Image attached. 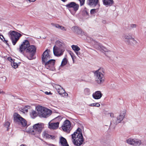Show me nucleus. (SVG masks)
Instances as JSON below:
<instances>
[{
	"instance_id": "1",
	"label": "nucleus",
	"mask_w": 146,
	"mask_h": 146,
	"mask_svg": "<svg viewBox=\"0 0 146 146\" xmlns=\"http://www.w3.org/2000/svg\"><path fill=\"white\" fill-rule=\"evenodd\" d=\"M71 135L72 141L74 145L80 146L82 144L84 139L82 129L78 127Z\"/></svg>"
},
{
	"instance_id": "2",
	"label": "nucleus",
	"mask_w": 146,
	"mask_h": 146,
	"mask_svg": "<svg viewBox=\"0 0 146 146\" xmlns=\"http://www.w3.org/2000/svg\"><path fill=\"white\" fill-rule=\"evenodd\" d=\"M95 81L98 84H101L105 80V77L104 69L100 68L96 71L94 73Z\"/></svg>"
},
{
	"instance_id": "3",
	"label": "nucleus",
	"mask_w": 146,
	"mask_h": 146,
	"mask_svg": "<svg viewBox=\"0 0 146 146\" xmlns=\"http://www.w3.org/2000/svg\"><path fill=\"white\" fill-rule=\"evenodd\" d=\"M65 45L64 43L59 41H57L53 48L54 55L58 57L62 56L65 50Z\"/></svg>"
},
{
	"instance_id": "4",
	"label": "nucleus",
	"mask_w": 146,
	"mask_h": 146,
	"mask_svg": "<svg viewBox=\"0 0 146 146\" xmlns=\"http://www.w3.org/2000/svg\"><path fill=\"white\" fill-rule=\"evenodd\" d=\"M43 128L44 125L43 124L38 123L35 124L33 126V128L28 130V132L35 137L38 138Z\"/></svg>"
},
{
	"instance_id": "5",
	"label": "nucleus",
	"mask_w": 146,
	"mask_h": 146,
	"mask_svg": "<svg viewBox=\"0 0 146 146\" xmlns=\"http://www.w3.org/2000/svg\"><path fill=\"white\" fill-rule=\"evenodd\" d=\"M36 109L38 111V114L40 117L47 118L52 113V111L51 110L40 106H37Z\"/></svg>"
},
{
	"instance_id": "6",
	"label": "nucleus",
	"mask_w": 146,
	"mask_h": 146,
	"mask_svg": "<svg viewBox=\"0 0 146 146\" xmlns=\"http://www.w3.org/2000/svg\"><path fill=\"white\" fill-rule=\"evenodd\" d=\"M9 37L13 44L15 45L22 36L20 33L15 31H11L9 33Z\"/></svg>"
},
{
	"instance_id": "7",
	"label": "nucleus",
	"mask_w": 146,
	"mask_h": 146,
	"mask_svg": "<svg viewBox=\"0 0 146 146\" xmlns=\"http://www.w3.org/2000/svg\"><path fill=\"white\" fill-rule=\"evenodd\" d=\"M13 120L14 122L21 124L23 127L27 125V122L25 119L17 113L13 114Z\"/></svg>"
},
{
	"instance_id": "8",
	"label": "nucleus",
	"mask_w": 146,
	"mask_h": 146,
	"mask_svg": "<svg viewBox=\"0 0 146 146\" xmlns=\"http://www.w3.org/2000/svg\"><path fill=\"white\" fill-rule=\"evenodd\" d=\"M66 6L69 9L71 13L74 15L78 9L79 5L75 2H72L68 3Z\"/></svg>"
},
{
	"instance_id": "9",
	"label": "nucleus",
	"mask_w": 146,
	"mask_h": 146,
	"mask_svg": "<svg viewBox=\"0 0 146 146\" xmlns=\"http://www.w3.org/2000/svg\"><path fill=\"white\" fill-rule=\"evenodd\" d=\"M36 46L33 45H29V46L27 48L26 50V51L30 54L29 57H28V59L30 60H31L33 59L32 58L36 52Z\"/></svg>"
},
{
	"instance_id": "10",
	"label": "nucleus",
	"mask_w": 146,
	"mask_h": 146,
	"mask_svg": "<svg viewBox=\"0 0 146 146\" xmlns=\"http://www.w3.org/2000/svg\"><path fill=\"white\" fill-rule=\"evenodd\" d=\"M126 142L129 144L134 146H139L142 145H146V143H142L141 140L137 139H129L126 140Z\"/></svg>"
},
{
	"instance_id": "11",
	"label": "nucleus",
	"mask_w": 146,
	"mask_h": 146,
	"mask_svg": "<svg viewBox=\"0 0 146 146\" xmlns=\"http://www.w3.org/2000/svg\"><path fill=\"white\" fill-rule=\"evenodd\" d=\"M55 60L50 59L48 61L42 63L44 65L45 67L48 69L50 70H53L54 69V64Z\"/></svg>"
},
{
	"instance_id": "12",
	"label": "nucleus",
	"mask_w": 146,
	"mask_h": 146,
	"mask_svg": "<svg viewBox=\"0 0 146 146\" xmlns=\"http://www.w3.org/2000/svg\"><path fill=\"white\" fill-rule=\"evenodd\" d=\"M62 128L64 132L69 133L72 129L70 121L68 120L64 121Z\"/></svg>"
},
{
	"instance_id": "13",
	"label": "nucleus",
	"mask_w": 146,
	"mask_h": 146,
	"mask_svg": "<svg viewBox=\"0 0 146 146\" xmlns=\"http://www.w3.org/2000/svg\"><path fill=\"white\" fill-rule=\"evenodd\" d=\"M125 112L123 111L117 117V120L116 119H114L111 122L110 125H112L113 124L117 125L120 123L124 118L125 115Z\"/></svg>"
},
{
	"instance_id": "14",
	"label": "nucleus",
	"mask_w": 146,
	"mask_h": 146,
	"mask_svg": "<svg viewBox=\"0 0 146 146\" xmlns=\"http://www.w3.org/2000/svg\"><path fill=\"white\" fill-rule=\"evenodd\" d=\"M50 50L47 49L45 50L42 56V63L48 61L50 58V56L49 54Z\"/></svg>"
},
{
	"instance_id": "15",
	"label": "nucleus",
	"mask_w": 146,
	"mask_h": 146,
	"mask_svg": "<svg viewBox=\"0 0 146 146\" xmlns=\"http://www.w3.org/2000/svg\"><path fill=\"white\" fill-rule=\"evenodd\" d=\"M30 44L29 41L27 40H25L22 44L21 45L19 48V51L22 53L23 51L27 48L29 46Z\"/></svg>"
},
{
	"instance_id": "16",
	"label": "nucleus",
	"mask_w": 146,
	"mask_h": 146,
	"mask_svg": "<svg viewBox=\"0 0 146 146\" xmlns=\"http://www.w3.org/2000/svg\"><path fill=\"white\" fill-rule=\"evenodd\" d=\"M59 124V122L56 123H51L50 122L48 123V127L51 129L54 130L57 129L58 127Z\"/></svg>"
},
{
	"instance_id": "17",
	"label": "nucleus",
	"mask_w": 146,
	"mask_h": 146,
	"mask_svg": "<svg viewBox=\"0 0 146 146\" xmlns=\"http://www.w3.org/2000/svg\"><path fill=\"white\" fill-rule=\"evenodd\" d=\"M87 3L91 6L95 7L97 5L99 6V0H88Z\"/></svg>"
},
{
	"instance_id": "18",
	"label": "nucleus",
	"mask_w": 146,
	"mask_h": 146,
	"mask_svg": "<svg viewBox=\"0 0 146 146\" xmlns=\"http://www.w3.org/2000/svg\"><path fill=\"white\" fill-rule=\"evenodd\" d=\"M102 95L103 94L100 91H97L93 94L92 97L95 99L98 100L101 98Z\"/></svg>"
},
{
	"instance_id": "19",
	"label": "nucleus",
	"mask_w": 146,
	"mask_h": 146,
	"mask_svg": "<svg viewBox=\"0 0 146 146\" xmlns=\"http://www.w3.org/2000/svg\"><path fill=\"white\" fill-rule=\"evenodd\" d=\"M72 31L78 35H82L84 34V32L82 30L77 26L73 27L72 28Z\"/></svg>"
},
{
	"instance_id": "20",
	"label": "nucleus",
	"mask_w": 146,
	"mask_h": 146,
	"mask_svg": "<svg viewBox=\"0 0 146 146\" xmlns=\"http://www.w3.org/2000/svg\"><path fill=\"white\" fill-rule=\"evenodd\" d=\"M54 86L55 88L60 95L62 94V93H64L65 92V90L61 87L60 86L58 85L55 84L54 85Z\"/></svg>"
},
{
	"instance_id": "21",
	"label": "nucleus",
	"mask_w": 146,
	"mask_h": 146,
	"mask_svg": "<svg viewBox=\"0 0 146 146\" xmlns=\"http://www.w3.org/2000/svg\"><path fill=\"white\" fill-rule=\"evenodd\" d=\"M42 136L43 137L48 139H55V137L54 136L49 135L48 132L45 131L43 132Z\"/></svg>"
},
{
	"instance_id": "22",
	"label": "nucleus",
	"mask_w": 146,
	"mask_h": 146,
	"mask_svg": "<svg viewBox=\"0 0 146 146\" xmlns=\"http://www.w3.org/2000/svg\"><path fill=\"white\" fill-rule=\"evenodd\" d=\"M103 4L106 7L111 6L114 1L113 0H102Z\"/></svg>"
},
{
	"instance_id": "23",
	"label": "nucleus",
	"mask_w": 146,
	"mask_h": 146,
	"mask_svg": "<svg viewBox=\"0 0 146 146\" xmlns=\"http://www.w3.org/2000/svg\"><path fill=\"white\" fill-rule=\"evenodd\" d=\"M59 143L62 146H69L66 139L62 137L60 138Z\"/></svg>"
},
{
	"instance_id": "24",
	"label": "nucleus",
	"mask_w": 146,
	"mask_h": 146,
	"mask_svg": "<svg viewBox=\"0 0 146 146\" xmlns=\"http://www.w3.org/2000/svg\"><path fill=\"white\" fill-rule=\"evenodd\" d=\"M72 48L74 51L78 56L80 54V52L79 51L80 50V48L77 45H73L72 46Z\"/></svg>"
},
{
	"instance_id": "25",
	"label": "nucleus",
	"mask_w": 146,
	"mask_h": 146,
	"mask_svg": "<svg viewBox=\"0 0 146 146\" xmlns=\"http://www.w3.org/2000/svg\"><path fill=\"white\" fill-rule=\"evenodd\" d=\"M51 25L57 28L60 29L63 31H66V29L64 26L60 25L59 24H55L53 23H51Z\"/></svg>"
},
{
	"instance_id": "26",
	"label": "nucleus",
	"mask_w": 146,
	"mask_h": 146,
	"mask_svg": "<svg viewBox=\"0 0 146 146\" xmlns=\"http://www.w3.org/2000/svg\"><path fill=\"white\" fill-rule=\"evenodd\" d=\"M123 37L125 39L127 40L128 42H129L132 38V36L130 33H126L124 35Z\"/></svg>"
},
{
	"instance_id": "27",
	"label": "nucleus",
	"mask_w": 146,
	"mask_h": 146,
	"mask_svg": "<svg viewBox=\"0 0 146 146\" xmlns=\"http://www.w3.org/2000/svg\"><path fill=\"white\" fill-rule=\"evenodd\" d=\"M83 15L86 18H88L89 17V14L88 13V10L86 8H85L82 11Z\"/></svg>"
},
{
	"instance_id": "28",
	"label": "nucleus",
	"mask_w": 146,
	"mask_h": 146,
	"mask_svg": "<svg viewBox=\"0 0 146 146\" xmlns=\"http://www.w3.org/2000/svg\"><path fill=\"white\" fill-rule=\"evenodd\" d=\"M94 46L96 49L101 50V47L102 46V45L100 43L96 42L94 45Z\"/></svg>"
},
{
	"instance_id": "29",
	"label": "nucleus",
	"mask_w": 146,
	"mask_h": 146,
	"mask_svg": "<svg viewBox=\"0 0 146 146\" xmlns=\"http://www.w3.org/2000/svg\"><path fill=\"white\" fill-rule=\"evenodd\" d=\"M129 42V44L132 45H135L137 43V41L134 38H133V37Z\"/></svg>"
},
{
	"instance_id": "30",
	"label": "nucleus",
	"mask_w": 146,
	"mask_h": 146,
	"mask_svg": "<svg viewBox=\"0 0 146 146\" xmlns=\"http://www.w3.org/2000/svg\"><path fill=\"white\" fill-rule=\"evenodd\" d=\"M37 114L35 111L33 110L31 111V115L33 118H35L37 116Z\"/></svg>"
},
{
	"instance_id": "31",
	"label": "nucleus",
	"mask_w": 146,
	"mask_h": 146,
	"mask_svg": "<svg viewBox=\"0 0 146 146\" xmlns=\"http://www.w3.org/2000/svg\"><path fill=\"white\" fill-rule=\"evenodd\" d=\"M11 65L12 67L15 68H17L18 66V64L14 61H13V62L11 61Z\"/></svg>"
},
{
	"instance_id": "32",
	"label": "nucleus",
	"mask_w": 146,
	"mask_h": 146,
	"mask_svg": "<svg viewBox=\"0 0 146 146\" xmlns=\"http://www.w3.org/2000/svg\"><path fill=\"white\" fill-rule=\"evenodd\" d=\"M67 63V60L66 58H64L62 62L61 65L60 66H63L66 64Z\"/></svg>"
},
{
	"instance_id": "33",
	"label": "nucleus",
	"mask_w": 146,
	"mask_h": 146,
	"mask_svg": "<svg viewBox=\"0 0 146 146\" xmlns=\"http://www.w3.org/2000/svg\"><path fill=\"white\" fill-rule=\"evenodd\" d=\"M100 104L98 103H96L90 104L89 106L92 107H99L100 106Z\"/></svg>"
},
{
	"instance_id": "34",
	"label": "nucleus",
	"mask_w": 146,
	"mask_h": 146,
	"mask_svg": "<svg viewBox=\"0 0 146 146\" xmlns=\"http://www.w3.org/2000/svg\"><path fill=\"white\" fill-rule=\"evenodd\" d=\"M10 125V123L9 121L5 122L4 124V126L7 128V131H8L9 130V127Z\"/></svg>"
},
{
	"instance_id": "35",
	"label": "nucleus",
	"mask_w": 146,
	"mask_h": 146,
	"mask_svg": "<svg viewBox=\"0 0 146 146\" xmlns=\"http://www.w3.org/2000/svg\"><path fill=\"white\" fill-rule=\"evenodd\" d=\"M84 93L86 95H89L90 94V91L88 88H85L84 90Z\"/></svg>"
},
{
	"instance_id": "36",
	"label": "nucleus",
	"mask_w": 146,
	"mask_h": 146,
	"mask_svg": "<svg viewBox=\"0 0 146 146\" xmlns=\"http://www.w3.org/2000/svg\"><path fill=\"white\" fill-rule=\"evenodd\" d=\"M62 119V117L60 116H59L55 118L56 121H58V122L60 121Z\"/></svg>"
},
{
	"instance_id": "37",
	"label": "nucleus",
	"mask_w": 146,
	"mask_h": 146,
	"mask_svg": "<svg viewBox=\"0 0 146 146\" xmlns=\"http://www.w3.org/2000/svg\"><path fill=\"white\" fill-rule=\"evenodd\" d=\"M101 47V50H100L101 51H104L105 52H107L108 51V50L103 46H102Z\"/></svg>"
},
{
	"instance_id": "38",
	"label": "nucleus",
	"mask_w": 146,
	"mask_h": 146,
	"mask_svg": "<svg viewBox=\"0 0 146 146\" xmlns=\"http://www.w3.org/2000/svg\"><path fill=\"white\" fill-rule=\"evenodd\" d=\"M137 25L135 24H131L130 25V27L131 28H136L137 27Z\"/></svg>"
},
{
	"instance_id": "39",
	"label": "nucleus",
	"mask_w": 146,
	"mask_h": 146,
	"mask_svg": "<svg viewBox=\"0 0 146 146\" xmlns=\"http://www.w3.org/2000/svg\"><path fill=\"white\" fill-rule=\"evenodd\" d=\"M78 0L80 2V6L83 5L84 4L85 0Z\"/></svg>"
},
{
	"instance_id": "40",
	"label": "nucleus",
	"mask_w": 146,
	"mask_h": 146,
	"mask_svg": "<svg viewBox=\"0 0 146 146\" xmlns=\"http://www.w3.org/2000/svg\"><path fill=\"white\" fill-rule=\"evenodd\" d=\"M96 9H93L91 10L90 13L91 14H94L96 13Z\"/></svg>"
},
{
	"instance_id": "41",
	"label": "nucleus",
	"mask_w": 146,
	"mask_h": 146,
	"mask_svg": "<svg viewBox=\"0 0 146 146\" xmlns=\"http://www.w3.org/2000/svg\"><path fill=\"white\" fill-rule=\"evenodd\" d=\"M61 95H62V96L64 97H66L68 96V94L66 93L65 91L64 93H62V94Z\"/></svg>"
},
{
	"instance_id": "42",
	"label": "nucleus",
	"mask_w": 146,
	"mask_h": 146,
	"mask_svg": "<svg viewBox=\"0 0 146 146\" xmlns=\"http://www.w3.org/2000/svg\"><path fill=\"white\" fill-rule=\"evenodd\" d=\"M3 38L4 39V40L5 41V42H7V41L6 40H5V39L3 36L2 35H1L0 34V38L3 41Z\"/></svg>"
},
{
	"instance_id": "43",
	"label": "nucleus",
	"mask_w": 146,
	"mask_h": 146,
	"mask_svg": "<svg viewBox=\"0 0 146 146\" xmlns=\"http://www.w3.org/2000/svg\"><path fill=\"white\" fill-rule=\"evenodd\" d=\"M44 93L46 95H52V94L50 92H46Z\"/></svg>"
},
{
	"instance_id": "44",
	"label": "nucleus",
	"mask_w": 146,
	"mask_h": 146,
	"mask_svg": "<svg viewBox=\"0 0 146 146\" xmlns=\"http://www.w3.org/2000/svg\"><path fill=\"white\" fill-rule=\"evenodd\" d=\"M8 59L9 60V61H10L11 62V61H12L13 62V60L12 59V58L10 57L8 58Z\"/></svg>"
},
{
	"instance_id": "45",
	"label": "nucleus",
	"mask_w": 146,
	"mask_h": 146,
	"mask_svg": "<svg viewBox=\"0 0 146 146\" xmlns=\"http://www.w3.org/2000/svg\"><path fill=\"white\" fill-rule=\"evenodd\" d=\"M111 87L112 88H115V86L114 84H111Z\"/></svg>"
},
{
	"instance_id": "46",
	"label": "nucleus",
	"mask_w": 146,
	"mask_h": 146,
	"mask_svg": "<svg viewBox=\"0 0 146 146\" xmlns=\"http://www.w3.org/2000/svg\"><path fill=\"white\" fill-rule=\"evenodd\" d=\"M110 117H114V115H113V114L112 113H110Z\"/></svg>"
},
{
	"instance_id": "47",
	"label": "nucleus",
	"mask_w": 146,
	"mask_h": 146,
	"mask_svg": "<svg viewBox=\"0 0 146 146\" xmlns=\"http://www.w3.org/2000/svg\"><path fill=\"white\" fill-rule=\"evenodd\" d=\"M48 145L49 146H55V145L52 144H49Z\"/></svg>"
},
{
	"instance_id": "48",
	"label": "nucleus",
	"mask_w": 146,
	"mask_h": 146,
	"mask_svg": "<svg viewBox=\"0 0 146 146\" xmlns=\"http://www.w3.org/2000/svg\"><path fill=\"white\" fill-rule=\"evenodd\" d=\"M26 1L29 2H32L31 0H26Z\"/></svg>"
},
{
	"instance_id": "49",
	"label": "nucleus",
	"mask_w": 146,
	"mask_h": 146,
	"mask_svg": "<svg viewBox=\"0 0 146 146\" xmlns=\"http://www.w3.org/2000/svg\"><path fill=\"white\" fill-rule=\"evenodd\" d=\"M71 57L72 58L73 60L74 61V56H71Z\"/></svg>"
},
{
	"instance_id": "50",
	"label": "nucleus",
	"mask_w": 146,
	"mask_h": 146,
	"mask_svg": "<svg viewBox=\"0 0 146 146\" xmlns=\"http://www.w3.org/2000/svg\"><path fill=\"white\" fill-rule=\"evenodd\" d=\"M20 146H27L26 145L22 144Z\"/></svg>"
},
{
	"instance_id": "51",
	"label": "nucleus",
	"mask_w": 146,
	"mask_h": 146,
	"mask_svg": "<svg viewBox=\"0 0 146 146\" xmlns=\"http://www.w3.org/2000/svg\"><path fill=\"white\" fill-rule=\"evenodd\" d=\"M63 2H65L67 0H61Z\"/></svg>"
},
{
	"instance_id": "52",
	"label": "nucleus",
	"mask_w": 146,
	"mask_h": 146,
	"mask_svg": "<svg viewBox=\"0 0 146 146\" xmlns=\"http://www.w3.org/2000/svg\"><path fill=\"white\" fill-rule=\"evenodd\" d=\"M36 0H31L32 2H33L35 1Z\"/></svg>"
},
{
	"instance_id": "53",
	"label": "nucleus",
	"mask_w": 146,
	"mask_h": 146,
	"mask_svg": "<svg viewBox=\"0 0 146 146\" xmlns=\"http://www.w3.org/2000/svg\"><path fill=\"white\" fill-rule=\"evenodd\" d=\"M73 54L72 53V54H71V53H70V55H71V56H73V55H72V54Z\"/></svg>"
},
{
	"instance_id": "54",
	"label": "nucleus",
	"mask_w": 146,
	"mask_h": 146,
	"mask_svg": "<svg viewBox=\"0 0 146 146\" xmlns=\"http://www.w3.org/2000/svg\"><path fill=\"white\" fill-rule=\"evenodd\" d=\"M26 110V112H27L28 111V110Z\"/></svg>"
}]
</instances>
